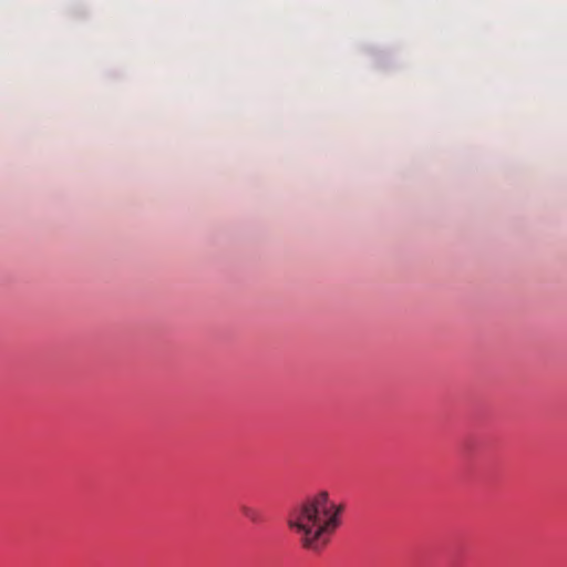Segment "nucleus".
Returning <instances> with one entry per match:
<instances>
[{
  "label": "nucleus",
  "instance_id": "f03ea898",
  "mask_svg": "<svg viewBox=\"0 0 567 567\" xmlns=\"http://www.w3.org/2000/svg\"><path fill=\"white\" fill-rule=\"evenodd\" d=\"M240 512L247 519H249L254 524H258L262 520L261 513L255 507L244 504L240 506Z\"/></svg>",
  "mask_w": 567,
  "mask_h": 567
},
{
  "label": "nucleus",
  "instance_id": "f257e3e1",
  "mask_svg": "<svg viewBox=\"0 0 567 567\" xmlns=\"http://www.w3.org/2000/svg\"><path fill=\"white\" fill-rule=\"evenodd\" d=\"M343 506L320 492L296 506L287 524L300 536L301 545L309 550H321L341 524Z\"/></svg>",
  "mask_w": 567,
  "mask_h": 567
}]
</instances>
